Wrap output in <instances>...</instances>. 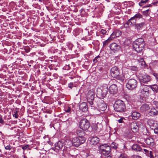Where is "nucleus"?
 I'll use <instances>...</instances> for the list:
<instances>
[{
  "instance_id": "31",
  "label": "nucleus",
  "mask_w": 158,
  "mask_h": 158,
  "mask_svg": "<svg viewBox=\"0 0 158 158\" xmlns=\"http://www.w3.org/2000/svg\"><path fill=\"white\" fill-rule=\"evenodd\" d=\"M112 40V39L110 37L108 39L105 41L103 42V46H105L107 45L109 42Z\"/></svg>"
},
{
  "instance_id": "23",
  "label": "nucleus",
  "mask_w": 158,
  "mask_h": 158,
  "mask_svg": "<svg viewBox=\"0 0 158 158\" xmlns=\"http://www.w3.org/2000/svg\"><path fill=\"white\" fill-rule=\"evenodd\" d=\"M99 139L97 137H94L90 139V143L93 145H95L99 142Z\"/></svg>"
},
{
  "instance_id": "35",
  "label": "nucleus",
  "mask_w": 158,
  "mask_h": 158,
  "mask_svg": "<svg viewBox=\"0 0 158 158\" xmlns=\"http://www.w3.org/2000/svg\"><path fill=\"white\" fill-rule=\"evenodd\" d=\"M153 107L156 108L158 110V102L156 101H154L152 103Z\"/></svg>"
},
{
  "instance_id": "36",
  "label": "nucleus",
  "mask_w": 158,
  "mask_h": 158,
  "mask_svg": "<svg viewBox=\"0 0 158 158\" xmlns=\"http://www.w3.org/2000/svg\"><path fill=\"white\" fill-rule=\"evenodd\" d=\"M110 147L112 148L116 149L117 148V144L114 142H113L111 144Z\"/></svg>"
},
{
  "instance_id": "20",
  "label": "nucleus",
  "mask_w": 158,
  "mask_h": 158,
  "mask_svg": "<svg viewBox=\"0 0 158 158\" xmlns=\"http://www.w3.org/2000/svg\"><path fill=\"white\" fill-rule=\"evenodd\" d=\"M147 123L151 127H156L157 126V122L152 119H149Z\"/></svg>"
},
{
  "instance_id": "41",
  "label": "nucleus",
  "mask_w": 158,
  "mask_h": 158,
  "mask_svg": "<svg viewBox=\"0 0 158 158\" xmlns=\"http://www.w3.org/2000/svg\"><path fill=\"white\" fill-rule=\"evenodd\" d=\"M130 69L131 70L137 71L138 70V68L135 66H132L131 67Z\"/></svg>"
},
{
  "instance_id": "6",
  "label": "nucleus",
  "mask_w": 158,
  "mask_h": 158,
  "mask_svg": "<svg viewBox=\"0 0 158 158\" xmlns=\"http://www.w3.org/2000/svg\"><path fill=\"white\" fill-rule=\"evenodd\" d=\"M99 151L103 155L107 156L111 152L110 147L107 144H102L100 146Z\"/></svg>"
},
{
  "instance_id": "43",
  "label": "nucleus",
  "mask_w": 158,
  "mask_h": 158,
  "mask_svg": "<svg viewBox=\"0 0 158 158\" xmlns=\"http://www.w3.org/2000/svg\"><path fill=\"white\" fill-rule=\"evenodd\" d=\"M65 111L66 112L70 113L71 112V109L70 107L68 106L65 108Z\"/></svg>"
},
{
  "instance_id": "40",
  "label": "nucleus",
  "mask_w": 158,
  "mask_h": 158,
  "mask_svg": "<svg viewBox=\"0 0 158 158\" xmlns=\"http://www.w3.org/2000/svg\"><path fill=\"white\" fill-rule=\"evenodd\" d=\"M22 149L24 150H31V148H30V146L29 145H26L23 146L22 148Z\"/></svg>"
},
{
  "instance_id": "17",
  "label": "nucleus",
  "mask_w": 158,
  "mask_h": 158,
  "mask_svg": "<svg viewBox=\"0 0 158 158\" xmlns=\"http://www.w3.org/2000/svg\"><path fill=\"white\" fill-rule=\"evenodd\" d=\"M98 107L99 110L104 111L106 109L107 105L103 101H102L98 103Z\"/></svg>"
},
{
  "instance_id": "25",
  "label": "nucleus",
  "mask_w": 158,
  "mask_h": 158,
  "mask_svg": "<svg viewBox=\"0 0 158 158\" xmlns=\"http://www.w3.org/2000/svg\"><path fill=\"white\" fill-rule=\"evenodd\" d=\"M143 150L145 153L148 156H149L150 158H154L152 155V152L151 151L146 149H144Z\"/></svg>"
},
{
  "instance_id": "10",
  "label": "nucleus",
  "mask_w": 158,
  "mask_h": 158,
  "mask_svg": "<svg viewBox=\"0 0 158 158\" xmlns=\"http://www.w3.org/2000/svg\"><path fill=\"white\" fill-rule=\"evenodd\" d=\"M139 78L141 83V85H143V83H147L150 80V76L146 74H140L139 75Z\"/></svg>"
},
{
  "instance_id": "11",
  "label": "nucleus",
  "mask_w": 158,
  "mask_h": 158,
  "mask_svg": "<svg viewBox=\"0 0 158 158\" xmlns=\"http://www.w3.org/2000/svg\"><path fill=\"white\" fill-rule=\"evenodd\" d=\"M137 21L133 17L131 18L126 23L124 24V26L125 28H128L133 26L136 24Z\"/></svg>"
},
{
  "instance_id": "16",
  "label": "nucleus",
  "mask_w": 158,
  "mask_h": 158,
  "mask_svg": "<svg viewBox=\"0 0 158 158\" xmlns=\"http://www.w3.org/2000/svg\"><path fill=\"white\" fill-rule=\"evenodd\" d=\"M109 92L111 94H114L117 92V87L116 85L114 84L111 85L109 87Z\"/></svg>"
},
{
  "instance_id": "13",
  "label": "nucleus",
  "mask_w": 158,
  "mask_h": 158,
  "mask_svg": "<svg viewBox=\"0 0 158 158\" xmlns=\"http://www.w3.org/2000/svg\"><path fill=\"white\" fill-rule=\"evenodd\" d=\"M63 143L61 141H59L55 144V147H53L52 149L54 151H59L63 147Z\"/></svg>"
},
{
  "instance_id": "21",
  "label": "nucleus",
  "mask_w": 158,
  "mask_h": 158,
  "mask_svg": "<svg viewBox=\"0 0 158 158\" xmlns=\"http://www.w3.org/2000/svg\"><path fill=\"white\" fill-rule=\"evenodd\" d=\"M149 114L152 116L158 115V110L154 107L152 108L148 113Z\"/></svg>"
},
{
  "instance_id": "12",
  "label": "nucleus",
  "mask_w": 158,
  "mask_h": 158,
  "mask_svg": "<svg viewBox=\"0 0 158 158\" xmlns=\"http://www.w3.org/2000/svg\"><path fill=\"white\" fill-rule=\"evenodd\" d=\"M110 71L111 76L114 78L117 77L119 74V70L116 67H114L111 68Z\"/></svg>"
},
{
  "instance_id": "47",
  "label": "nucleus",
  "mask_w": 158,
  "mask_h": 158,
  "mask_svg": "<svg viewBox=\"0 0 158 158\" xmlns=\"http://www.w3.org/2000/svg\"><path fill=\"white\" fill-rule=\"evenodd\" d=\"M123 118H122L118 120V121L119 122V123H123Z\"/></svg>"
},
{
  "instance_id": "33",
  "label": "nucleus",
  "mask_w": 158,
  "mask_h": 158,
  "mask_svg": "<svg viewBox=\"0 0 158 158\" xmlns=\"http://www.w3.org/2000/svg\"><path fill=\"white\" fill-rule=\"evenodd\" d=\"M139 62L140 63V64L143 67L145 68L147 67V65L146 64L143 58H140L139 60Z\"/></svg>"
},
{
  "instance_id": "19",
  "label": "nucleus",
  "mask_w": 158,
  "mask_h": 158,
  "mask_svg": "<svg viewBox=\"0 0 158 158\" xmlns=\"http://www.w3.org/2000/svg\"><path fill=\"white\" fill-rule=\"evenodd\" d=\"M131 127L134 132H136L138 130V127L136 122L132 123L131 124Z\"/></svg>"
},
{
  "instance_id": "8",
  "label": "nucleus",
  "mask_w": 158,
  "mask_h": 158,
  "mask_svg": "<svg viewBox=\"0 0 158 158\" xmlns=\"http://www.w3.org/2000/svg\"><path fill=\"white\" fill-rule=\"evenodd\" d=\"M80 127L84 131L87 130L90 127V124L88 121L85 118L81 119L80 122Z\"/></svg>"
},
{
  "instance_id": "9",
  "label": "nucleus",
  "mask_w": 158,
  "mask_h": 158,
  "mask_svg": "<svg viewBox=\"0 0 158 158\" xmlns=\"http://www.w3.org/2000/svg\"><path fill=\"white\" fill-rule=\"evenodd\" d=\"M94 91L92 89L89 90L87 95V99L88 103L91 105L93 104V101L94 98ZM91 107H93L91 106Z\"/></svg>"
},
{
  "instance_id": "28",
  "label": "nucleus",
  "mask_w": 158,
  "mask_h": 158,
  "mask_svg": "<svg viewBox=\"0 0 158 158\" xmlns=\"http://www.w3.org/2000/svg\"><path fill=\"white\" fill-rule=\"evenodd\" d=\"M150 89L155 92H157L158 91V85H154L150 86Z\"/></svg>"
},
{
  "instance_id": "3",
  "label": "nucleus",
  "mask_w": 158,
  "mask_h": 158,
  "mask_svg": "<svg viewBox=\"0 0 158 158\" xmlns=\"http://www.w3.org/2000/svg\"><path fill=\"white\" fill-rule=\"evenodd\" d=\"M108 92V88L106 85L102 88H98L97 90L96 95L100 98L103 99L107 95Z\"/></svg>"
},
{
  "instance_id": "55",
  "label": "nucleus",
  "mask_w": 158,
  "mask_h": 158,
  "mask_svg": "<svg viewBox=\"0 0 158 158\" xmlns=\"http://www.w3.org/2000/svg\"><path fill=\"white\" fill-rule=\"evenodd\" d=\"M145 7H148V6H144Z\"/></svg>"
},
{
  "instance_id": "5",
  "label": "nucleus",
  "mask_w": 158,
  "mask_h": 158,
  "mask_svg": "<svg viewBox=\"0 0 158 158\" xmlns=\"http://www.w3.org/2000/svg\"><path fill=\"white\" fill-rule=\"evenodd\" d=\"M85 141V138L79 135V137L73 138L71 141L73 145L78 147L81 144L83 143Z\"/></svg>"
},
{
  "instance_id": "57",
  "label": "nucleus",
  "mask_w": 158,
  "mask_h": 158,
  "mask_svg": "<svg viewBox=\"0 0 158 158\" xmlns=\"http://www.w3.org/2000/svg\"><path fill=\"white\" fill-rule=\"evenodd\" d=\"M157 81H158V78H157Z\"/></svg>"
},
{
  "instance_id": "49",
  "label": "nucleus",
  "mask_w": 158,
  "mask_h": 158,
  "mask_svg": "<svg viewBox=\"0 0 158 158\" xmlns=\"http://www.w3.org/2000/svg\"><path fill=\"white\" fill-rule=\"evenodd\" d=\"M73 83H70L69 84L68 86L70 88H72L73 87Z\"/></svg>"
},
{
  "instance_id": "30",
  "label": "nucleus",
  "mask_w": 158,
  "mask_h": 158,
  "mask_svg": "<svg viewBox=\"0 0 158 158\" xmlns=\"http://www.w3.org/2000/svg\"><path fill=\"white\" fill-rule=\"evenodd\" d=\"M150 12L151 10L149 9H148L143 11L142 14L143 15L147 17L149 16Z\"/></svg>"
},
{
  "instance_id": "54",
  "label": "nucleus",
  "mask_w": 158,
  "mask_h": 158,
  "mask_svg": "<svg viewBox=\"0 0 158 158\" xmlns=\"http://www.w3.org/2000/svg\"><path fill=\"white\" fill-rule=\"evenodd\" d=\"M152 6V5H151V4H149V5L147 6L149 7V6Z\"/></svg>"
},
{
  "instance_id": "38",
  "label": "nucleus",
  "mask_w": 158,
  "mask_h": 158,
  "mask_svg": "<svg viewBox=\"0 0 158 158\" xmlns=\"http://www.w3.org/2000/svg\"><path fill=\"white\" fill-rule=\"evenodd\" d=\"M148 1V0H141L139 3V5L140 6H143L144 4L146 3Z\"/></svg>"
},
{
  "instance_id": "29",
  "label": "nucleus",
  "mask_w": 158,
  "mask_h": 158,
  "mask_svg": "<svg viewBox=\"0 0 158 158\" xmlns=\"http://www.w3.org/2000/svg\"><path fill=\"white\" fill-rule=\"evenodd\" d=\"M117 79L119 80L123 81L125 79V77L123 74H118L117 77H115Z\"/></svg>"
},
{
  "instance_id": "26",
  "label": "nucleus",
  "mask_w": 158,
  "mask_h": 158,
  "mask_svg": "<svg viewBox=\"0 0 158 158\" xmlns=\"http://www.w3.org/2000/svg\"><path fill=\"white\" fill-rule=\"evenodd\" d=\"M140 109L142 111H144L149 110L150 109V107L148 104H145L142 105L141 106Z\"/></svg>"
},
{
  "instance_id": "4",
  "label": "nucleus",
  "mask_w": 158,
  "mask_h": 158,
  "mask_svg": "<svg viewBox=\"0 0 158 158\" xmlns=\"http://www.w3.org/2000/svg\"><path fill=\"white\" fill-rule=\"evenodd\" d=\"M150 87L148 85H141L140 86L139 93L144 96H148L149 95L151 91Z\"/></svg>"
},
{
  "instance_id": "18",
  "label": "nucleus",
  "mask_w": 158,
  "mask_h": 158,
  "mask_svg": "<svg viewBox=\"0 0 158 158\" xmlns=\"http://www.w3.org/2000/svg\"><path fill=\"white\" fill-rule=\"evenodd\" d=\"M121 34V32L120 31L118 30H116L114 31L113 33L110 35V37L113 40L116 37H119Z\"/></svg>"
},
{
  "instance_id": "39",
  "label": "nucleus",
  "mask_w": 158,
  "mask_h": 158,
  "mask_svg": "<svg viewBox=\"0 0 158 158\" xmlns=\"http://www.w3.org/2000/svg\"><path fill=\"white\" fill-rule=\"evenodd\" d=\"M77 133L78 135V137H79V135L82 136V135L84 134V132L81 130H77Z\"/></svg>"
},
{
  "instance_id": "50",
  "label": "nucleus",
  "mask_w": 158,
  "mask_h": 158,
  "mask_svg": "<svg viewBox=\"0 0 158 158\" xmlns=\"http://www.w3.org/2000/svg\"><path fill=\"white\" fill-rule=\"evenodd\" d=\"M4 122L3 120L1 118H0V123H3Z\"/></svg>"
},
{
  "instance_id": "27",
  "label": "nucleus",
  "mask_w": 158,
  "mask_h": 158,
  "mask_svg": "<svg viewBox=\"0 0 158 158\" xmlns=\"http://www.w3.org/2000/svg\"><path fill=\"white\" fill-rule=\"evenodd\" d=\"M144 25V23L142 22L140 23H137L135 24V27L138 30H139L142 28Z\"/></svg>"
},
{
  "instance_id": "46",
  "label": "nucleus",
  "mask_w": 158,
  "mask_h": 158,
  "mask_svg": "<svg viewBox=\"0 0 158 158\" xmlns=\"http://www.w3.org/2000/svg\"><path fill=\"white\" fill-rule=\"evenodd\" d=\"M155 127L154 130V132L156 134H158V127L157 126Z\"/></svg>"
},
{
  "instance_id": "7",
  "label": "nucleus",
  "mask_w": 158,
  "mask_h": 158,
  "mask_svg": "<svg viewBox=\"0 0 158 158\" xmlns=\"http://www.w3.org/2000/svg\"><path fill=\"white\" fill-rule=\"evenodd\" d=\"M137 82L134 79H131L128 81L126 84V87L129 89L132 90L137 86Z\"/></svg>"
},
{
  "instance_id": "45",
  "label": "nucleus",
  "mask_w": 158,
  "mask_h": 158,
  "mask_svg": "<svg viewBox=\"0 0 158 158\" xmlns=\"http://www.w3.org/2000/svg\"><path fill=\"white\" fill-rule=\"evenodd\" d=\"M5 149L6 150H10L11 148V147L10 145H8L6 146H5Z\"/></svg>"
},
{
  "instance_id": "56",
  "label": "nucleus",
  "mask_w": 158,
  "mask_h": 158,
  "mask_svg": "<svg viewBox=\"0 0 158 158\" xmlns=\"http://www.w3.org/2000/svg\"><path fill=\"white\" fill-rule=\"evenodd\" d=\"M55 70H57V68H55Z\"/></svg>"
},
{
  "instance_id": "53",
  "label": "nucleus",
  "mask_w": 158,
  "mask_h": 158,
  "mask_svg": "<svg viewBox=\"0 0 158 158\" xmlns=\"http://www.w3.org/2000/svg\"><path fill=\"white\" fill-rule=\"evenodd\" d=\"M51 74H52V73L51 72H48V75H49V76H51Z\"/></svg>"
},
{
  "instance_id": "42",
  "label": "nucleus",
  "mask_w": 158,
  "mask_h": 158,
  "mask_svg": "<svg viewBox=\"0 0 158 158\" xmlns=\"http://www.w3.org/2000/svg\"><path fill=\"white\" fill-rule=\"evenodd\" d=\"M18 111L17 110L14 112V113L13 114V116L15 117V118H18L19 117V115L18 114Z\"/></svg>"
},
{
  "instance_id": "48",
  "label": "nucleus",
  "mask_w": 158,
  "mask_h": 158,
  "mask_svg": "<svg viewBox=\"0 0 158 158\" xmlns=\"http://www.w3.org/2000/svg\"><path fill=\"white\" fill-rule=\"evenodd\" d=\"M99 57V56H98L96 57H95V58L93 60L94 62V63H96V62H97V61H98L97 59Z\"/></svg>"
},
{
  "instance_id": "44",
  "label": "nucleus",
  "mask_w": 158,
  "mask_h": 158,
  "mask_svg": "<svg viewBox=\"0 0 158 158\" xmlns=\"http://www.w3.org/2000/svg\"><path fill=\"white\" fill-rule=\"evenodd\" d=\"M100 33L103 35H105L106 33V31L104 29H102L100 31Z\"/></svg>"
},
{
  "instance_id": "24",
  "label": "nucleus",
  "mask_w": 158,
  "mask_h": 158,
  "mask_svg": "<svg viewBox=\"0 0 158 158\" xmlns=\"http://www.w3.org/2000/svg\"><path fill=\"white\" fill-rule=\"evenodd\" d=\"M131 149L137 152H140L142 150L140 147L137 144H134L131 147Z\"/></svg>"
},
{
  "instance_id": "34",
  "label": "nucleus",
  "mask_w": 158,
  "mask_h": 158,
  "mask_svg": "<svg viewBox=\"0 0 158 158\" xmlns=\"http://www.w3.org/2000/svg\"><path fill=\"white\" fill-rule=\"evenodd\" d=\"M91 127L94 131H97L98 130V125L96 123H93L91 125Z\"/></svg>"
},
{
  "instance_id": "51",
  "label": "nucleus",
  "mask_w": 158,
  "mask_h": 158,
  "mask_svg": "<svg viewBox=\"0 0 158 158\" xmlns=\"http://www.w3.org/2000/svg\"><path fill=\"white\" fill-rule=\"evenodd\" d=\"M133 156L135 157L136 158H142L141 156L138 155H135Z\"/></svg>"
},
{
  "instance_id": "14",
  "label": "nucleus",
  "mask_w": 158,
  "mask_h": 158,
  "mask_svg": "<svg viewBox=\"0 0 158 158\" xmlns=\"http://www.w3.org/2000/svg\"><path fill=\"white\" fill-rule=\"evenodd\" d=\"M110 47L111 50L114 52L117 51L120 48V46L115 43L110 44Z\"/></svg>"
},
{
  "instance_id": "32",
  "label": "nucleus",
  "mask_w": 158,
  "mask_h": 158,
  "mask_svg": "<svg viewBox=\"0 0 158 158\" xmlns=\"http://www.w3.org/2000/svg\"><path fill=\"white\" fill-rule=\"evenodd\" d=\"M137 21L138 20L142 18V15L140 14L139 13H137L135 14L133 17Z\"/></svg>"
},
{
  "instance_id": "1",
  "label": "nucleus",
  "mask_w": 158,
  "mask_h": 158,
  "mask_svg": "<svg viewBox=\"0 0 158 158\" xmlns=\"http://www.w3.org/2000/svg\"><path fill=\"white\" fill-rule=\"evenodd\" d=\"M145 45L144 40L142 38L137 39L133 44V47L137 52H139L142 50Z\"/></svg>"
},
{
  "instance_id": "15",
  "label": "nucleus",
  "mask_w": 158,
  "mask_h": 158,
  "mask_svg": "<svg viewBox=\"0 0 158 158\" xmlns=\"http://www.w3.org/2000/svg\"><path fill=\"white\" fill-rule=\"evenodd\" d=\"M79 108L80 110L83 112H86L88 110L87 104L85 102L80 103L79 105Z\"/></svg>"
},
{
  "instance_id": "37",
  "label": "nucleus",
  "mask_w": 158,
  "mask_h": 158,
  "mask_svg": "<svg viewBox=\"0 0 158 158\" xmlns=\"http://www.w3.org/2000/svg\"><path fill=\"white\" fill-rule=\"evenodd\" d=\"M118 158H129V157L125 153H122L119 156Z\"/></svg>"
},
{
  "instance_id": "22",
  "label": "nucleus",
  "mask_w": 158,
  "mask_h": 158,
  "mask_svg": "<svg viewBox=\"0 0 158 158\" xmlns=\"http://www.w3.org/2000/svg\"><path fill=\"white\" fill-rule=\"evenodd\" d=\"M131 116L133 119L137 120L138 119L140 116V113L136 111L132 112Z\"/></svg>"
},
{
  "instance_id": "52",
  "label": "nucleus",
  "mask_w": 158,
  "mask_h": 158,
  "mask_svg": "<svg viewBox=\"0 0 158 158\" xmlns=\"http://www.w3.org/2000/svg\"><path fill=\"white\" fill-rule=\"evenodd\" d=\"M149 140V139H148L146 140V142L148 144H149V142H148V141ZM151 142H149V143H150Z\"/></svg>"
},
{
  "instance_id": "2",
  "label": "nucleus",
  "mask_w": 158,
  "mask_h": 158,
  "mask_svg": "<svg viewBox=\"0 0 158 158\" xmlns=\"http://www.w3.org/2000/svg\"><path fill=\"white\" fill-rule=\"evenodd\" d=\"M115 111L118 112H123L126 110L125 105L124 102L120 100L116 101L114 106Z\"/></svg>"
}]
</instances>
